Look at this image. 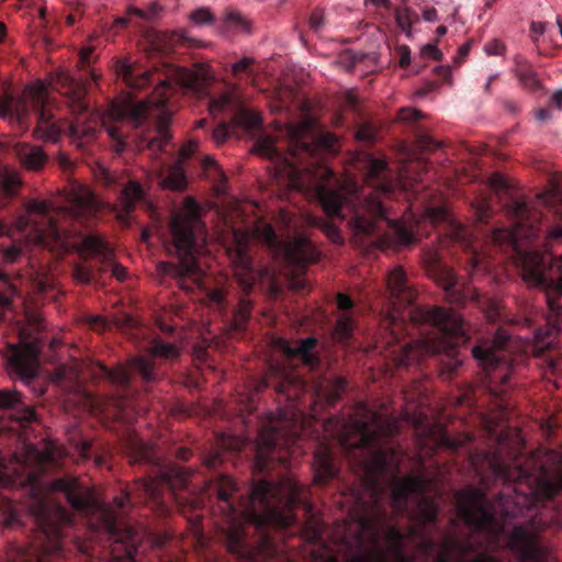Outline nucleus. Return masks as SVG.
Returning <instances> with one entry per match:
<instances>
[{"label":"nucleus","instance_id":"nucleus-22","mask_svg":"<svg viewBox=\"0 0 562 562\" xmlns=\"http://www.w3.org/2000/svg\"><path fill=\"white\" fill-rule=\"evenodd\" d=\"M385 217V210L376 196L370 194L366 198L360 210L353 217V229L356 234L372 235L378 231V223Z\"/></svg>","mask_w":562,"mask_h":562},{"label":"nucleus","instance_id":"nucleus-7","mask_svg":"<svg viewBox=\"0 0 562 562\" xmlns=\"http://www.w3.org/2000/svg\"><path fill=\"white\" fill-rule=\"evenodd\" d=\"M25 322L20 329V344L8 346L10 353L7 356V370L11 376L14 374L30 383L37 375L41 352V345L33 335L44 330L45 325L42 314L31 310L25 311Z\"/></svg>","mask_w":562,"mask_h":562},{"label":"nucleus","instance_id":"nucleus-21","mask_svg":"<svg viewBox=\"0 0 562 562\" xmlns=\"http://www.w3.org/2000/svg\"><path fill=\"white\" fill-rule=\"evenodd\" d=\"M451 238L460 243L464 248V270L469 276L473 278L479 274H484L487 270V259L486 256L474 246L471 233L467 228L458 225L453 228Z\"/></svg>","mask_w":562,"mask_h":562},{"label":"nucleus","instance_id":"nucleus-56","mask_svg":"<svg viewBox=\"0 0 562 562\" xmlns=\"http://www.w3.org/2000/svg\"><path fill=\"white\" fill-rule=\"evenodd\" d=\"M245 441L234 435H223L217 439V446L222 450H240Z\"/></svg>","mask_w":562,"mask_h":562},{"label":"nucleus","instance_id":"nucleus-13","mask_svg":"<svg viewBox=\"0 0 562 562\" xmlns=\"http://www.w3.org/2000/svg\"><path fill=\"white\" fill-rule=\"evenodd\" d=\"M510 344V336L505 329H498L488 346H475L472 349L473 358L476 359L482 368L492 374L493 380H499L505 384L509 379L508 359L505 350Z\"/></svg>","mask_w":562,"mask_h":562},{"label":"nucleus","instance_id":"nucleus-31","mask_svg":"<svg viewBox=\"0 0 562 562\" xmlns=\"http://www.w3.org/2000/svg\"><path fill=\"white\" fill-rule=\"evenodd\" d=\"M317 340L314 337H307L301 339L291 346L290 342L285 339H277L276 347H278L288 358L291 357H300L302 361L306 364H311L313 362V355L311 351L316 347Z\"/></svg>","mask_w":562,"mask_h":562},{"label":"nucleus","instance_id":"nucleus-23","mask_svg":"<svg viewBox=\"0 0 562 562\" xmlns=\"http://www.w3.org/2000/svg\"><path fill=\"white\" fill-rule=\"evenodd\" d=\"M507 547L522 561H538L541 558V549L535 531L524 526H515L507 537Z\"/></svg>","mask_w":562,"mask_h":562},{"label":"nucleus","instance_id":"nucleus-53","mask_svg":"<svg viewBox=\"0 0 562 562\" xmlns=\"http://www.w3.org/2000/svg\"><path fill=\"white\" fill-rule=\"evenodd\" d=\"M353 325H355L353 319L350 316H348L346 314L340 315L337 321V325H336V329H335L336 337L339 340L347 339L352 334Z\"/></svg>","mask_w":562,"mask_h":562},{"label":"nucleus","instance_id":"nucleus-44","mask_svg":"<svg viewBox=\"0 0 562 562\" xmlns=\"http://www.w3.org/2000/svg\"><path fill=\"white\" fill-rule=\"evenodd\" d=\"M97 367L100 371V376L106 378L113 384L128 385L131 375L128 370L123 366H117L114 369H109L104 364L98 362Z\"/></svg>","mask_w":562,"mask_h":562},{"label":"nucleus","instance_id":"nucleus-11","mask_svg":"<svg viewBox=\"0 0 562 562\" xmlns=\"http://www.w3.org/2000/svg\"><path fill=\"white\" fill-rule=\"evenodd\" d=\"M506 214L516 221L510 229L496 228L492 239L496 244L509 243L517 245L521 239H531L538 236L540 225L539 215L531 211L522 200H515L505 206Z\"/></svg>","mask_w":562,"mask_h":562},{"label":"nucleus","instance_id":"nucleus-38","mask_svg":"<svg viewBox=\"0 0 562 562\" xmlns=\"http://www.w3.org/2000/svg\"><path fill=\"white\" fill-rule=\"evenodd\" d=\"M261 124L262 119L258 112L244 108L239 109L232 120V126H238L246 131L259 128Z\"/></svg>","mask_w":562,"mask_h":562},{"label":"nucleus","instance_id":"nucleus-54","mask_svg":"<svg viewBox=\"0 0 562 562\" xmlns=\"http://www.w3.org/2000/svg\"><path fill=\"white\" fill-rule=\"evenodd\" d=\"M19 184L20 178L14 172L4 173L0 177V189L7 196H11Z\"/></svg>","mask_w":562,"mask_h":562},{"label":"nucleus","instance_id":"nucleus-55","mask_svg":"<svg viewBox=\"0 0 562 562\" xmlns=\"http://www.w3.org/2000/svg\"><path fill=\"white\" fill-rule=\"evenodd\" d=\"M235 100V95L231 91H226L217 98H214L210 102V112L214 114L217 111L225 110Z\"/></svg>","mask_w":562,"mask_h":562},{"label":"nucleus","instance_id":"nucleus-28","mask_svg":"<svg viewBox=\"0 0 562 562\" xmlns=\"http://www.w3.org/2000/svg\"><path fill=\"white\" fill-rule=\"evenodd\" d=\"M251 153L268 158L270 160H273L276 162H281V166L279 167L280 172H286L292 178L294 177L296 172V168L289 162L286 159H282L279 151L276 148V138L270 135H259L257 139L254 143V146L251 148Z\"/></svg>","mask_w":562,"mask_h":562},{"label":"nucleus","instance_id":"nucleus-63","mask_svg":"<svg viewBox=\"0 0 562 562\" xmlns=\"http://www.w3.org/2000/svg\"><path fill=\"white\" fill-rule=\"evenodd\" d=\"M483 50L488 56H504L507 48L503 41L494 38L484 45Z\"/></svg>","mask_w":562,"mask_h":562},{"label":"nucleus","instance_id":"nucleus-15","mask_svg":"<svg viewBox=\"0 0 562 562\" xmlns=\"http://www.w3.org/2000/svg\"><path fill=\"white\" fill-rule=\"evenodd\" d=\"M457 510L463 521L476 530L498 533L495 518L484 506V497L476 491H462L457 495Z\"/></svg>","mask_w":562,"mask_h":562},{"label":"nucleus","instance_id":"nucleus-34","mask_svg":"<svg viewBox=\"0 0 562 562\" xmlns=\"http://www.w3.org/2000/svg\"><path fill=\"white\" fill-rule=\"evenodd\" d=\"M426 482L423 477L408 475L396 482L391 491V498L395 506L412 493H423Z\"/></svg>","mask_w":562,"mask_h":562},{"label":"nucleus","instance_id":"nucleus-32","mask_svg":"<svg viewBox=\"0 0 562 562\" xmlns=\"http://www.w3.org/2000/svg\"><path fill=\"white\" fill-rule=\"evenodd\" d=\"M387 169V161L384 159L369 158L368 170L366 172V181L369 186L374 187L379 192H391L393 184L389 179L382 177Z\"/></svg>","mask_w":562,"mask_h":562},{"label":"nucleus","instance_id":"nucleus-16","mask_svg":"<svg viewBox=\"0 0 562 562\" xmlns=\"http://www.w3.org/2000/svg\"><path fill=\"white\" fill-rule=\"evenodd\" d=\"M36 519L46 538V542L42 544L37 554V562H47V557L61 550L60 525L67 520V514L61 507L48 509L46 505L40 504V513Z\"/></svg>","mask_w":562,"mask_h":562},{"label":"nucleus","instance_id":"nucleus-42","mask_svg":"<svg viewBox=\"0 0 562 562\" xmlns=\"http://www.w3.org/2000/svg\"><path fill=\"white\" fill-rule=\"evenodd\" d=\"M438 513L437 505L432 499L423 498L417 503L413 517L418 524H429L436 520Z\"/></svg>","mask_w":562,"mask_h":562},{"label":"nucleus","instance_id":"nucleus-1","mask_svg":"<svg viewBox=\"0 0 562 562\" xmlns=\"http://www.w3.org/2000/svg\"><path fill=\"white\" fill-rule=\"evenodd\" d=\"M214 488L218 501L226 504L225 515L234 516L238 509L229 499L238 491L235 481L229 476L220 475L214 481ZM301 494V485L290 476H284L274 483L259 481L252 487L249 499H241L240 516L257 527L273 525L286 528L294 520L292 508L302 501Z\"/></svg>","mask_w":562,"mask_h":562},{"label":"nucleus","instance_id":"nucleus-35","mask_svg":"<svg viewBox=\"0 0 562 562\" xmlns=\"http://www.w3.org/2000/svg\"><path fill=\"white\" fill-rule=\"evenodd\" d=\"M222 32L250 34L251 21L240 11L227 8L223 14L221 22Z\"/></svg>","mask_w":562,"mask_h":562},{"label":"nucleus","instance_id":"nucleus-19","mask_svg":"<svg viewBox=\"0 0 562 562\" xmlns=\"http://www.w3.org/2000/svg\"><path fill=\"white\" fill-rule=\"evenodd\" d=\"M179 349L173 344L155 340L149 348V355L139 356L130 361V364L142 375L146 382H154L158 379L154 370V358L176 359Z\"/></svg>","mask_w":562,"mask_h":562},{"label":"nucleus","instance_id":"nucleus-5","mask_svg":"<svg viewBox=\"0 0 562 562\" xmlns=\"http://www.w3.org/2000/svg\"><path fill=\"white\" fill-rule=\"evenodd\" d=\"M408 316L417 323L432 324L436 327V334L428 339L414 340L405 345L400 356L395 358L397 367L411 366L432 353L452 355L456 347L463 341L462 317L451 308L415 307L409 311Z\"/></svg>","mask_w":562,"mask_h":562},{"label":"nucleus","instance_id":"nucleus-48","mask_svg":"<svg viewBox=\"0 0 562 562\" xmlns=\"http://www.w3.org/2000/svg\"><path fill=\"white\" fill-rule=\"evenodd\" d=\"M157 132L159 136L151 138L148 142L147 147L150 150L162 151L171 138V134L168 130V122L164 117H160L159 120Z\"/></svg>","mask_w":562,"mask_h":562},{"label":"nucleus","instance_id":"nucleus-20","mask_svg":"<svg viewBox=\"0 0 562 562\" xmlns=\"http://www.w3.org/2000/svg\"><path fill=\"white\" fill-rule=\"evenodd\" d=\"M52 82L66 89L65 94L69 100L72 113L79 115L87 111L86 94L88 92V81L86 79L75 77L66 70H59L52 77Z\"/></svg>","mask_w":562,"mask_h":562},{"label":"nucleus","instance_id":"nucleus-58","mask_svg":"<svg viewBox=\"0 0 562 562\" xmlns=\"http://www.w3.org/2000/svg\"><path fill=\"white\" fill-rule=\"evenodd\" d=\"M77 479L60 477L53 480L49 484V488L53 491L63 492L66 495V497H68V495L74 490V487L77 486Z\"/></svg>","mask_w":562,"mask_h":562},{"label":"nucleus","instance_id":"nucleus-29","mask_svg":"<svg viewBox=\"0 0 562 562\" xmlns=\"http://www.w3.org/2000/svg\"><path fill=\"white\" fill-rule=\"evenodd\" d=\"M14 153L21 167L27 171H40L47 162V156L40 146L18 144L14 146Z\"/></svg>","mask_w":562,"mask_h":562},{"label":"nucleus","instance_id":"nucleus-47","mask_svg":"<svg viewBox=\"0 0 562 562\" xmlns=\"http://www.w3.org/2000/svg\"><path fill=\"white\" fill-rule=\"evenodd\" d=\"M308 223L312 225L318 226L321 228V231L327 236V238L330 241H333L335 244L342 243L344 239L340 235V229L334 223L328 222L323 218L315 217V216H311L308 218Z\"/></svg>","mask_w":562,"mask_h":562},{"label":"nucleus","instance_id":"nucleus-18","mask_svg":"<svg viewBox=\"0 0 562 562\" xmlns=\"http://www.w3.org/2000/svg\"><path fill=\"white\" fill-rule=\"evenodd\" d=\"M517 480L519 482L526 481L535 501L551 499L562 491V471L549 474L542 465L539 467V472L535 474L519 468Z\"/></svg>","mask_w":562,"mask_h":562},{"label":"nucleus","instance_id":"nucleus-40","mask_svg":"<svg viewBox=\"0 0 562 562\" xmlns=\"http://www.w3.org/2000/svg\"><path fill=\"white\" fill-rule=\"evenodd\" d=\"M97 133V121L94 119H88L83 122H80L79 120H76L70 125V134L72 137L78 138L81 143L79 146L82 145L83 142H89L94 137Z\"/></svg>","mask_w":562,"mask_h":562},{"label":"nucleus","instance_id":"nucleus-60","mask_svg":"<svg viewBox=\"0 0 562 562\" xmlns=\"http://www.w3.org/2000/svg\"><path fill=\"white\" fill-rule=\"evenodd\" d=\"M447 217L448 212L443 206L428 207L423 214V218L429 221L431 224L443 222Z\"/></svg>","mask_w":562,"mask_h":562},{"label":"nucleus","instance_id":"nucleus-43","mask_svg":"<svg viewBox=\"0 0 562 562\" xmlns=\"http://www.w3.org/2000/svg\"><path fill=\"white\" fill-rule=\"evenodd\" d=\"M227 549L231 553L239 557H250L248 549L243 540V530L239 527L232 526L227 530Z\"/></svg>","mask_w":562,"mask_h":562},{"label":"nucleus","instance_id":"nucleus-33","mask_svg":"<svg viewBox=\"0 0 562 562\" xmlns=\"http://www.w3.org/2000/svg\"><path fill=\"white\" fill-rule=\"evenodd\" d=\"M80 254H88L92 256H98L101 258L103 263L112 262L114 258L113 249L108 245L104 238L97 235H88L86 236L81 245L78 248Z\"/></svg>","mask_w":562,"mask_h":562},{"label":"nucleus","instance_id":"nucleus-62","mask_svg":"<svg viewBox=\"0 0 562 562\" xmlns=\"http://www.w3.org/2000/svg\"><path fill=\"white\" fill-rule=\"evenodd\" d=\"M47 237L59 239V232L53 220H48L46 231L36 229L34 241L36 244H43Z\"/></svg>","mask_w":562,"mask_h":562},{"label":"nucleus","instance_id":"nucleus-50","mask_svg":"<svg viewBox=\"0 0 562 562\" xmlns=\"http://www.w3.org/2000/svg\"><path fill=\"white\" fill-rule=\"evenodd\" d=\"M186 186V178L179 167H173L169 175L162 180V187L170 190H181Z\"/></svg>","mask_w":562,"mask_h":562},{"label":"nucleus","instance_id":"nucleus-30","mask_svg":"<svg viewBox=\"0 0 562 562\" xmlns=\"http://www.w3.org/2000/svg\"><path fill=\"white\" fill-rule=\"evenodd\" d=\"M313 469V482L315 484H324L336 475L337 469L333 463L331 451L328 447L319 446L316 449L314 453Z\"/></svg>","mask_w":562,"mask_h":562},{"label":"nucleus","instance_id":"nucleus-10","mask_svg":"<svg viewBox=\"0 0 562 562\" xmlns=\"http://www.w3.org/2000/svg\"><path fill=\"white\" fill-rule=\"evenodd\" d=\"M297 437L299 428L293 419L288 420L282 416L278 420H269L268 425L260 429L256 441L257 467L263 469L274 460L283 462L284 457L281 451H288Z\"/></svg>","mask_w":562,"mask_h":562},{"label":"nucleus","instance_id":"nucleus-36","mask_svg":"<svg viewBox=\"0 0 562 562\" xmlns=\"http://www.w3.org/2000/svg\"><path fill=\"white\" fill-rule=\"evenodd\" d=\"M116 75L131 88H143L149 82V71H138L125 60L115 64Z\"/></svg>","mask_w":562,"mask_h":562},{"label":"nucleus","instance_id":"nucleus-37","mask_svg":"<svg viewBox=\"0 0 562 562\" xmlns=\"http://www.w3.org/2000/svg\"><path fill=\"white\" fill-rule=\"evenodd\" d=\"M516 68L515 75L521 86L528 90H536L539 87V80L537 74L527 65V63L520 57L515 58Z\"/></svg>","mask_w":562,"mask_h":562},{"label":"nucleus","instance_id":"nucleus-26","mask_svg":"<svg viewBox=\"0 0 562 562\" xmlns=\"http://www.w3.org/2000/svg\"><path fill=\"white\" fill-rule=\"evenodd\" d=\"M314 122L306 117L299 123H290L285 126L286 136L290 140V153L297 156L301 153L312 154L314 143L311 142Z\"/></svg>","mask_w":562,"mask_h":562},{"label":"nucleus","instance_id":"nucleus-2","mask_svg":"<svg viewBox=\"0 0 562 562\" xmlns=\"http://www.w3.org/2000/svg\"><path fill=\"white\" fill-rule=\"evenodd\" d=\"M170 80L200 93L211 83L213 77L210 68L203 64H194L190 69L175 67L170 69L166 79L159 81L148 99L134 102L130 95H126L114 100L101 120L108 135L115 142L113 149L116 154H122L126 148V136L122 131V125L128 122L132 128L136 130L147 120L149 106H164L167 102Z\"/></svg>","mask_w":562,"mask_h":562},{"label":"nucleus","instance_id":"nucleus-12","mask_svg":"<svg viewBox=\"0 0 562 562\" xmlns=\"http://www.w3.org/2000/svg\"><path fill=\"white\" fill-rule=\"evenodd\" d=\"M316 176L321 178L316 186V195L323 211L329 217L339 216L348 195L357 193V182L349 178L338 181L333 171L326 167H319Z\"/></svg>","mask_w":562,"mask_h":562},{"label":"nucleus","instance_id":"nucleus-6","mask_svg":"<svg viewBox=\"0 0 562 562\" xmlns=\"http://www.w3.org/2000/svg\"><path fill=\"white\" fill-rule=\"evenodd\" d=\"M169 227L175 254L180 259V265L161 261L157 266L158 272L176 279L194 274L198 267L192 250L198 236L204 232V224L200 207L193 198H186L182 209L172 215Z\"/></svg>","mask_w":562,"mask_h":562},{"label":"nucleus","instance_id":"nucleus-52","mask_svg":"<svg viewBox=\"0 0 562 562\" xmlns=\"http://www.w3.org/2000/svg\"><path fill=\"white\" fill-rule=\"evenodd\" d=\"M60 128L55 124L36 125L34 128V135L37 138L56 142L59 137Z\"/></svg>","mask_w":562,"mask_h":562},{"label":"nucleus","instance_id":"nucleus-8","mask_svg":"<svg viewBox=\"0 0 562 562\" xmlns=\"http://www.w3.org/2000/svg\"><path fill=\"white\" fill-rule=\"evenodd\" d=\"M48 86L43 80H37L26 86L21 95L5 93L0 98V117L22 126L34 111L37 125L54 123V115L47 105Z\"/></svg>","mask_w":562,"mask_h":562},{"label":"nucleus","instance_id":"nucleus-49","mask_svg":"<svg viewBox=\"0 0 562 562\" xmlns=\"http://www.w3.org/2000/svg\"><path fill=\"white\" fill-rule=\"evenodd\" d=\"M457 285V277L452 270L447 269L443 272V277L440 280V286L446 292L447 297L450 302L453 303H460L461 297L459 293L454 290V286Z\"/></svg>","mask_w":562,"mask_h":562},{"label":"nucleus","instance_id":"nucleus-4","mask_svg":"<svg viewBox=\"0 0 562 562\" xmlns=\"http://www.w3.org/2000/svg\"><path fill=\"white\" fill-rule=\"evenodd\" d=\"M522 279L530 288H540L546 295L548 314L547 328L536 331V341L549 348V337L562 328V255L552 258L550 254L524 252L520 257Z\"/></svg>","mask_w":562,"mask_h":562},{"label":"nucleus","instance_id":"nucleus-27","mask_svg":"<svg viewBox=\"0 0 562 562\" xmlns=\"http://www.w3.org/2000/svg\"><path fill=\"white\" fill-rule=\"evenodd\" d=\"M145 195V190L139 182L135 180L127 181L121 191L119 205L115 209L117 220L126 224L137 203L142 202Z\"/></svg>","mask_w":562,"mask_h":562},{"label":"nucleus","instance_id":"nucleus-59","mask_svg":"<svg viewBox=\"0 0 562 562\" xmlns=\"http://www.w3.org/2000/svg\"><path fill=\"white\" fill-rule=\"evenodd\" d=\"M358 142L373 143L378 138V131L370 124L360 125L355 134Z\"/></svg>","mask_w":562,"mask_h":562},{"label":"nucleus","instance_id":"nucleus-24","mask_svg":"<svg viewBox=\"0 0 562 562\" xmlns=\"http://www.w3.org/2000/svg\"><path fill=\"white\" fill-rule=\"evenodd\" d=\"M67 201L70 215L79 221L93 217L99 210V202L87 186H72L67 193Z\"/></svg>","mask_w":562,"mask_h":562},{"label":"nucleus","instance_id":"nucleus-57","mask_svg":"<svg viewBox=\"0 0 562 562\" xmlns=\"http://www.w3.org/2000/svg\"><path fill=\"white\" fill-rule=\"evenodd\" d=\"M189 19L196 25L211 24L214 21V14L209 8H199L192 11Z\"/></svg>","mask_w":562,"mask_h":562},{"label":"nucleus","instance_id":"nucleus-46","mask_svg":"<svg viewBox=\"0 0 562 562\" xmlns=\"http://www.w3.org/2000/svg\"><path fill=\"white\" fill-rule=\"evenodd\" d=\"M252 304L247 299H240L233 314L232 327L235 330H244L250 317Z\"/></svg>","mask_w":562,"mask_h":562},{"label":"nucleus","instance_id":"nucleus-25","mask_svg":"<svg viewBox=\"0 0 562 562\" xmlns=\"http://www.w3.org/2000/svg\"><path fill=\"white\" fill-rule=\"evenodd\" d=\"M387 288L391 294L392 305L397 311L408 307L415 301L416 293L407 284L406 273L401 267H395L390 271Z\"/></svg>","mask_w":562,"mask_h":562},{"label":"nucleus","instance_id":"nucleus-41","mask_svg":"<svg viewBox=\"0 0 562 562\" xmlns=\"http://www.w3.org/2000/svg\"><path fill=\"white\" fill-rule=\"evenodd\" d=\"M67 501L76 509H85L94 506L92 491L90 488L82 487L79 483L70 492Z\"/></svg>","mask_w":562,"mask_h":562},{"label":"nucleus","instance_id":"nucleus-14","mask_svg":"<svg viewBox=\"0 0 562 562\" xmlns=\"http://www.w3.org/2000/svg\"><path fill=\"white\" fill-rule=\"evenodd\" d=\"M188 472L178 465H171L160 471L155 479H140L136 481L134 492L142 493L153 502V508L159 514H167L168 509L160 499V485L166 484L171 490H181L188 482Z\"/></svg>","mask_w":562,"mask_h":562},{"label":"nucleus","instance_id":"nucleus-45","mask_svg":"<svg viewBox=\"0 0 562 562\" xmlns=\"http://www.w3.org/2000/svg\"><path fill=\"white\" fill-rule=\"evenodd\" d=\"M0 282L4 289L0 292V319L3 318L4 312L11 307L12 297L18 295L14 283L10 282L7 274L0 270Z\"/></svg>","mask_w":562,"mask_h":562},{"label":"nucleus","instance_id":"nucleus-64","mask_svg":"<svg viewBox=\"0 0 562 562\" xmlns=\"http://www.w3.org/2000/svg\"><path fill=\"white\" fill-rule=\"evenodd\" d=\"M74 278L79 284H88L92 280V270L85 265H76L74 268Z\"/></svg>","mask_w":562,"mask_h":562},{"label":"nucleus","instance_id":"nucleus-51","mask_svg":"<svg viewBox=\"0 0 562 562\" xmlns=\"http://www.w3.org/2000/svg\"><path fill=\"white\" fill-rule=\"evenodd\" d=\"M22 406L21 394L16 390H0V407L20 409Z\"/></svg>","mask_w":562,"mask_h":562},{"label":"nucleus","instance_id":"nucleus-17","mask_svg":"<svg viewBox=\"0 0 562 562\" xmlns=\"http://www.w3.org/2000/svg\"><path fill=\"white\" fill-rule=\"evenodd\" d=\"M386 470V458L383 452H378L367 464V474L363 480V488L358 496V501L363 509L370 514L375 515L379 513L380 502L382 498V490L376 480L371 475L374 473H382Z\"/></svg>","mask_w":562,"mask_h":562},{"label":"nucleus","instance_id":"nucleus-39","mask_svg":"<svg viewBox=\"0 0 562 562\" xmlns=\"http://www.w3.org/2000/svg\"><path fill=\"white\" fill-rule=\"evenodd\" d=\"M346 387V381L342 378H336L331 382H327L318 390V397L324 400L327 405H334Z\"/></svg>","mask_w":562,"mask_h":562},{"label":"nucleus","instance_id":"nucleus-3","mask_svg":"<svg viewBox=\"0 0 562 562\" xmlns=\"http://www.w3.org/2000/svg\"><path fill=\"white\" fill-rule=\"evenodd\" d=\"M251 235L263 240L273 251H282L285 261L299 270L315 263L319 258L318 251L307 237L296 236L283 245L270 224L257 226L251 234L236 229L234 231V246L229 247L227 252L233 263L234 276L245 294L250 293L254 284L268 274L266 269L256 270L252 266L248 255Z\"/></svg>","mask_w":562,"mask_h":562},{"label":"nucleus","instance_id":"nucleus-61","mask_svg":"<svg viewBox=\"0 0 562 562\" xmlns=\"http://www.w3.org/2000/svg\"><path fill=\"white\" fill-rule=\"evenodd\" d=\"M34 457L41 464H49L56 462L60 458V453L57 449L52 447H45L41 451H35Z\"/></svg>","mask_w":562,"mask_h":562},{"label":"nucleus","instance_id":"nucleus-9","mask_svg":"<svg viewBox=\"0 0 562 562\" xmlns=\"http://www.w3.org/2000/svg\"><path fill=\"white\" fill-rule=\"evenodd\" d=\"M393 425L364 405H359L340 432V445L346 449L366 448L389 437Z\"/></svg>","mask_w":562,"mask_h":562}]
</instances>
